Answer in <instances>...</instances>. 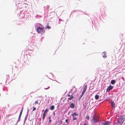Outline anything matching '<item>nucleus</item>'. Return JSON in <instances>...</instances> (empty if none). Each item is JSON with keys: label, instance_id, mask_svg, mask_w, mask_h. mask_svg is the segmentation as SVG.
<instances>
[{"label": "nucleus", "instance_id": "nucleus-1", "mask_svg": "<svg viewBox=\"0 0 125 125\" xmlns=\"http://www.w3.org/2000/svg\"><path fill=\"white\" fill-rule=\"evenodd\" d=\"M99 118L98 116L94 114L92 118L91 119V121L92 123H95L99 121Z\"/></svg>", "mask_w": 125, "mask_h": 125}, {"label": "nucleus", "instance_id": "nucleus-2", "mask_svg": "<svg viewBox=\"0 0 125 125\" xmlns=\"http://www.w3.org/2000/svg\"><path fill=\"white\" fill-rule=\"evenodd\" d=\"M125 121V119L122 116H120L118 118L117 123L119 124L122 125Z\"/></svg>", "mask_w": 125, "mask_h": 125}, {"label": "nucleus", "instance_id": "nucleus-3", "mask_svg": "<svg viewBox=\"0 0 125 125\" xmlns=\"http://www.w3.org/2000/svg\"><path fill=\"white\" fill-rule=\"evenodd\" d=\"M36 30L39 33L42 32L44 30V29L43 28H41L40 27H37Z\"/></svg>", "mask_w": 125, "mask_h": 125}, {"label": "nucleus", "instance_id": "nucleus-4", "mask_svg": "<svg viewBox=\"0 0 125 125\" xmlns=\"http://www.w3.org/2000/svg\"><path fill=\"white\" fill-rule=\"evenodd\" d=\"M113 88V86H112L111 85H110L107 87V91H109L110 90H112Z\"/></svg>", "mask_w": 125, "mask_h": 125}, {"label": "nucleus", "instance_id": "nucleus-5", "mask_svg": "<svg viewBox=\"0 0 125 125\" xmlns=\"http://www.w3.org/2000/svg\"><path fill=\"white\" fill-rule=\"evenodd\" d=\"M110 123L109 121H106L104 123H102V125H109Z\"/></svg>", "mask_w": 125, "mask_h": 125}, {"label": "nucleus", "instance_id": "nucleus-6", "mask_svg": "<svg viewBox=\"0 0 125 125\" xmlns=\"http://www.w3.org/2000/svg\"><path fill=\"white\" fill-rule=\"evenodd\" d=\"M67 96L68 97H70L69 98H68V99L69 100H71L73 98V95L72 94L71 95V96L70 94H68L67 95Z\"/></svg>", "mask_w": 125, "mask_h": 125}, {"label": "nucleus", "instance_id": "nucleus-7", "mask_svg": "<svg viewBox=\"0 0 125 125\" xmlns=\"http://www.w3.org/2000/svg\"><path fill=\"white\" fill-rule=\"evenodd\" d=\"M78 114L75 112H74V113L71 114V115L73 117H75L76 116H78Z\"/></svg>", "mask_w": 125, "mask_h": 125}, {"label": "nucleus", "instance_id": "nucleus-8", "mask_svg": "<svg viewBox=\"0 0 125 125\" xmlns=\"http://www.w3.org/2000/svg\"><path fill=\"white\" fill-rule=\"evenodd\" d=\"M102 54L103 55V56L104 58H105L107 57V56L106 55V53L105 52H103Z\"/></svg>", "mask_w": 125, "mask_h": 125}, {"label": "nucleus", "instance_id": "nucleus-9", "mask_svg": "<svg viewBox=\"0 0 125 125\" xmlns=\"http://www.w3.org/2000/svg\"><path fill=\"white\" fill-rule=\"evenodd\" d=\"M70 107L71 108H73L74 107V105L73 103H71L70 105Z\"/></svg>", "mask_w": 125, "mask_h": 125}, {"label": "nucleus", "instance_id": "nucleus-10", "mask_svg": "<svg viewBox=\"0 0 125 125\" xmlns=\"http://www.w3.org/2000/svg\"><path fill=\"white\" fill-rule=\"evenodd\" d=\"M111 104L113 108H114L115 107V104L114 102L113 101H112L111 102Z\"/></svg>", "mask_w": 125, "mask_h": 125}, {"label": "nucleus", "instance_id": "nucleus-11", "mask_svg": "<svg viewBox=\"0 0 125 125\" xmlns=\"http://www.w3.org/2000/svg\"><path fill=\"white\" fill-rule=\"evenodd\" d=\"M47 115V113H44V112L43 113V117H42V119L43 120L44 119L46 115Z\"/></svg>", "mask_w": 125, "mask_h": 125}, {"label": "nucleus", "instance_id": "nucleus-12", "mask_svg": "<svg viewBox=\"0 0 125 125\" xmlns=\"http://www.w3.org/2000/svg\"><path fill=\"white\" fill-rule=\"evenodd\" d=\"M54 108V105H52L50 107V109L51 110H53Z\"/></svg>", "mask_w": 125, "mask_h": 125}, {"label": "nucleus", "instance_id": "nucleus-13", "mask_svg": "<svg viewBox=\"0 0 125 125\" xmlns=\"http://www.w3.org/2000/svg\"><path fill=\"white\" fill-rule=\"evenodd\" d=\"M87 88V85H85L84 88L83 90L85 92L86 91Z\"/></svg>", "mask_w": 125, "mask_h": 125}, {"label": "nucleus", "instance_id": "nucleus-14", "mask_svg": "<svg viewBox=\"0 0 125 125\" xmlns=\"http://www.w3.org/2000/svg\"><path fill=\"white\" fill-rule=\"evenodd\" d=\"M99 96L97 95H96L95 96V98L96 100H97L99 99Z\"/></svg>", "mask_w": 125, "mask_h": 125}, {"label": "nucleus", "instance_id": "nucleus-15", "mask_svg": "<svg viewBox=\"0 0 125 125\" xmlns=\"http://www.w3.org/2000/svg\"><path fill=\"white\" fill-rule=\"evenodd\" d=\"M115 81L114 80H112L111 81V83L112 84H114L115 83Z\"/></svg>", "mask_w": 125, "mask_h": 125}, {"label": "nucleus", "instance_id": "nucleus-16", "mask_svg": "<svg viewBox=\"0 0 125 125\" xmlns=\"http://www.w3.org/2000/svg\"><path fill=\"white\" fill-rule=\"evenodd\" d=\"M85 118L88 120H89L90 119L89 116V115H87L85 117Z\"/></svg>", "mask_w": 125, "mask_h": 125}, {"label": "nucleus", "instance_id": "nucleus-17", "mask_svg": "<svg viewBox=\"0 0 125 125\" xmlns=\"http://www.w3.org/2000/svg\"><path fill=\"white\" fill-rule=\"evenodd\" d=\"M83 95H82V94L80 96L79 98V101H80V100Z\"/></svg>", "mask_w": 125, "mask_h": 125}, {"label": "nucleus", "instance_id": "nucleus-18", "mask_svg": "<svg viewBox=\"0 0 125 125\" xmlns=\"http://www.w3.org/2000/svg\"><path fill=\"white\" fill-rule=\"evenodd\" d=\"M49 122H51V119L50 116H49Z\"/></svg>", "mask_w": 125, "mask_h": 125}, {"label": "nucleus", "instance_id": "nucleus-19", "mask_svg": "<svg viewBox=\"0 0 125 125\" xmlns=\"http://www.w3.org/2000/svg\"><path fill=\"white\" fill-rule=\"evenodd\" d=\"M51 28V27L50 26H49L48 25H47V26L46 28L48 29H50Z\"/></svg>", "mask_w": 125, "mask_h": 125}, {"label": "nucleus", "instance_id": "nucleus-20", "mask_svg": "<svg viewBox=\"0 0 125 125\" xmlns=\"http://www.w3.org/2000/svg\"><path fill=\"white\" fill-rule=\"evenodd\" d=\"M48 109L46 108L45 109V111H44V113H47V112H48Z\"/></svg>", "mask_w": 125, "mask_h": 125}, {"label": "nucleus", "instance_id": "nucleus-21", "mask_svg": "<svg viewBox=\"0 0 125 125\" xmlns=\"http://www.w3.org/2000/svg\"><path fill=\"white\" fill-rule=\"evenodd\" d=\"M73 120H76V119H77V117H73Z\"/></svg>", "mask_w": 125, "mask_h": 125}, {"label": "nucleus", "instance_id": "nucleus-22", "mask_svg": "<svg viewBox=\"0 0 125 125\" xmlns=\"http://www.w3.org/2000/svg\"><path fill=\"white\" fill-rule=\"evenodd\" d=\"M21 114H22V113H20V114L19 115V119H20V118L21 117Z\"/></svg>", "mask_w": 125, "mask_h": 125}, {"label": "nucleus", "instance_id": "nucleus-23", "mask_svg": "<svg viewBox=\"0 0 125 125\" xmlns=\"http://www.w3.org/2000/svg\"><path fill=\"white\" fill-rule=\"evenodd\" d=\"M33 109L32 110V111H35L36 109V108H35V107H33Z\"/></svg>", "mask_w": 125, "mask_h": 125}, {"label": "nucleus", "instance_id": "nucleus-24", "mask_svg": "<svg viewBox=\"0 0 125 125\" xmlns=\"http://www.w3.org/2000/svg\"><path fill=\"white\" fill-rule=\"evenodd\" d=\"M85 92V91L83 90V91L82 92V95H83L84 94Z\"/></svg>", "mask_w": 125, "mask_h": 125}, {"label": "nucleus", "instance_id": "nucleus-25", "mask_svg": "<svg viewBox=\"0 0 125 125\" xmlns=\"http://www.w3.org/2000/svg\"><path fill=\"white\" fill-rule=\"evenodd\" d=\"M35 104H38V101H35Z\"/></svg>", "mask_w": 125, "mask_h": 125}, {"label": "nucleus", "instance_id": "nucleus-26", "mask_svg": "<svg viewBox=\"0 0 125 125\" xmlns=\"http://www.w3.org/2000/svg\"><path fill=\"white\" fill-rule=\"evenodd\" d=\"M65 122L66 123H68V121L67 119H66L65 120Z\"/></svg>", "mask_w": 125, "mask_h": 125}, {"label": "nucleus", "instance_id": "nucleus-27", "mask_svg": "<svg viewBox=\"0 0 125 125\" xmlns=\"http://www.w3.org/2000/svg\"><path fill=\"white\" fill-rule=\"evenodd\" d=\"M49 88H50V87L49 86L48 88H45V89H48Z\"/></svg>", "mask_w": 125, "mask_h": 125}, {"label": "nucleus", "instance_id": "nucleus-28", "mask_svg": "<svg viewBox=\"0 0 125 125\" xmlns=\"http://www.w3.org/2000/svg\"><path fill=\"white\" fill-rule=\"evenodd\" d=\"M23 108H22V109L21 110V111L20 112V113H22V110H23Z\"/></svg>", "mask_w": 125, "mask_h": 125}, {"label": "nucleus", "instance_id": "nucleus-29", "mask_svg": "<svg viewBox=\"0 0 125 125\" xmlns=\"http://www.w3.org/2000/svg\"><path fill=\"white\" fill-rule=\"evenodd\" d=\"M83 125H87L86 124H85Z\"/></svg>", "mask_w": 125, "mask_h": 125}, {"label": "nucleus", "instance_id": "nucleus-30", "mask_svg": "<svg viewBox=\"0 0 125 125\" xmlns=\"http://www.w3.org/2000/svg\"><path fill=\"white\" fill-rule=\"evenodd\" d=\"M55 115V113H54V112H53V115Z\"/></svg>", "mask_w": 125, "mask_h": 125}]
</instances>
